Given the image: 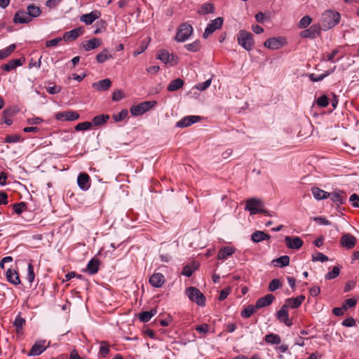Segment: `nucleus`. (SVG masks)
Wrapping results in <instances>:
<instances>
[{
	"mask_svg": "<svg viewBox=\"0 0 359 359\" xmlns=\"http://www.w3.org/2000/svg\"><path fill=\"white\" fill-rule=\"evenodd\" d=\"M215 11V6L212 4L208 3L203 4L198 11V14L205 15L208 13H213Z\"/></svg>",
	"mask_w": 359,
	"mask_h": 359,
	"instance_id": "nucleus-38",
	"label": "nucleus"
},
{
	"mask_svg": "<svg viewBox=\"0 0 359 359\" xmlns=\"http://www.w3.org/2000/svg\"><path fill=\"white\" fill-rule=\"evenodd\" d=\"M55 118L61 121H73L79 118V114L74 111H65L55 114Z\"/></svg>",
	"mask_w": 359,
	"mask_h": 359,
	"instance_id": "nucleus-11",
	"label": "nucleus"
},
{
	"mask_svg": "<svg viewBox=\"0 0 359 359\" xmlns=\"http://www.w3.org/2000/svg\"><path fill=\"white\" fill-rule=\"evenodd\" d=\"M282 283L279 279L275 278L273 279L269 285V290L271 292H274L278 288L281 287Z\"/></svg>",
	"mask_w": 359,
	"mask_h": 359,
	"instance_id": "nucleus-48",
	"label": "nucleus"
},
{
	"mask_svg": "<svg viewBox=\"0 0 359 359\" xmlns=\"http://www.w3.org/2000/svg\"><path fill=\"white\" fill-rule=\"evenodd\" d=\"M46 90L48 91V93H50L51 95H55V94L59 93L60 92L61 87L57 86L47 87Z\"/></svg>",
	"mask_w": 359,
	"mask_h": 359,
	"instance_id": "nucleus-64",
	"label": "nucleus"
},
{
	"mask_svg": "<svg viewBox=\"0 0 359 359\" xmlns=\"http://www.w3.org/2000/svg\"><path fill=\"white\" fill-rule=\"evenodd\" d=\"M321 27L318 24H314L309 28L300 32V36L303 39H316L321 34Z\"/></svg>",
	"mask_w": 359,
	"mask_h": 359,
	"instance_id": "nucleus-8",
	"label": "nucleus"
},
{
	"mask_svg": "<svg viewBox=\"0 0 359 359\" xmlns=\"http://www.w3.org/2000/svg\"><path fill=\"white\" fill-rule=\"evenodd\" d=\"M235 251L236 250L233 247L224 246L219 250L217 257L218 259H226L229 256L232 255Z\"/></svg>",
	"mask_w": 359,
	"mask_h": 359,
	"instance_id": "nucleus-29",
	"label": "nucleus"
},
{
	"mask_svg": "<svg viewBox=\"0 0 359 359\" xmlns=\"http://www.w3.org/2000/svg\"><path fill=\"white\" fill-rule=\"evenodd\" d=\"M149 282L153 287H161L165 283V278L162 273H155L149 278Z\"/></svg>",
	"mask_w": 359,
	"mask_h": 359,
	"instance_id": "nucleus-25",
	"label": "nucleus"
},
{
	"mask_svg": "<svg viewBox=\"0 0 359 359\" xmlns=\"http://www.w3.org/2000/svg\"><path fill=\"white\" fill-rule=\"evenodd\" d=\"M31 21V17L25 11H18L15 14L13 22L15 23H27Z\"/></svg>",
	"mask_w": 359,
	"mask_h": 359,
	"instance_id": "nucleus-26",
	"label": "nucleus"
},
{
	"mask_svg": "<svg viewBox=\"0 0 359 359\" xmlns=\"http://www.w3.org/2000/svg\"><path fill=\"white\" fill-rule=\"evenodd\" d=\"M111 86V81L109 79H104L97 82L92 83V87L99 91L108 90Z\"/></svg>",
	"mask_w": 359,
	"mask_h": 359,
	"instance_id": "nucleus-27",
	"label": "nucleus"
},
{
	"mask_svg": "<svg viewBox=\"0 0 359 359\" xmlns=\"http://www.w3.org/2000/svg\"><path fill=\"white\" fill-rule=\"evenodd\" d=\"M245 209L249 211L250 215L267 213V211L264 209L263 201L257 198H252L247 200Z\"/></svg>",
	"mask_w": 359,
	"mask_h": 359,
	"instance_id": "nucleus-4",
	"label": "nucleus"
},
{
	"mask_svg": "<svg viewBox=\"0 0 359 359\" xmlns=\"http://www.w3.org/2000/svg\"><path fill=\"white\" fill-rule=\"evenodd\" d=\"M312 260L313 262L319 261L321 262H324L328 260V257L321 252H318L316 256L313 255Z\"/></svg>",
	"mask_w": 359,
	"mask_h": 359,
	"instance_id": "nucleus-59",
	"label": "nucleus"
},
{
	"mask_svg": "<svg viewBox=\"0 0 359 359\" xmlns=\"http://www.w3.org/2000/svg\"><path fill=\"white\" fill-rule=\"evenodd\" d=\"M109 118V116L106 114H101L95 116L90 123H92V126H100L102 124L106 123Z\"/></svg>",
	"mask_w": 359,
	"mask_h": 359,
	"instance_id": "nucleus-36",
	"label": "nucleus"
},
{
	"mask_svg": "<svg viewBox=\"0 0 359 359\" xmlns=\"http://www.w3.org/2000/svg\"><path fill=\"white\" fill-rule=\"evenodd\" d=\"M316 104L320 107H326L329 104L327 97L325 95H321L317 99Z\"/></svg>",
	"mask_w": 359,
	"mask_h": 359,
	"instance_id": "nucleus-54",
	"label": "nucleus"
},
{
	"mask_svg": "<svg viewBox=\"0 0 359 359\" xmlns=\"http://www.w3.org/2000/svg\"><path fill=\"white\" fill-rule=\"evenodd\" d=\"M196 330L205 334L208 332L209 326L207 324L199 325L196 327Z\"/></svg>",
	"mask_w": 359,
	"mask_h": 359,
	"instance_id": "nucleus-62",
	"label": "nucleus"
},
{
	"mask_svg": "<svg viewBox=\"0 0 359 359\" xmlns=\"http://www.w3.org/2000/svg\"><path fill=\"white\" fill-rule=\"evenodd\" d=\"M251 239L255 243H259L262 241H267L270 239V236L264 231H257L251 235Z\"/></svg>",
	"mask_w": 359,
	"mask_h": 359,
	"instance_id": "nucleus-32",
	"label": "nucleus"
},
{
	"mask_svg": "<svg viewBox=\"0 0 359 359\" xmlns=\"http://www.w3.org/2000/svg\"><path fill=\"white\" fill-rule=\"evenodd\" d=\"M238 44L246 50H251L254 46L253 35L245 30H241L237 34Z\"/></svg>",
	"mask_w": 359,
	"mask_h": 359,
	"instance_id": "nucleus-3",
	"label": "nucleus"
},
{
	"mask_svg": "<svg viewBox=\"0 0 359 359\" xmlns=\"http://www.w3.org/2000/svg\"><path fill=\"white\" fill-rule=\"evenodd\" d=\"M312 22V18L309 15L304 16L299 22L298 27L300 29L306 28Z\"/></svg>",
	"mask_w": 359,
	"mask_h": 359,
	"instance_id": "nucleus-46",
	"label": "nucleus"
},
{
	"mask_svg": "<svg viewBox=\"0 0 359 359\" xmlns=\"http://www.w3.org/2000/svg\"><path fill=\"white\" fill-rule=\"evenodd\" d=\"M184 48L191 52H196L201 48V44L199 41H195L191 43H187L184 45Z\"/></svg>",
	"mask_w": 359,
	"mask_h": 359,
	"instance_id": "nucleus-47",
	"label": "nucleus"
},
{
	"mask_svg": "<svg viewBox=\"0 0 359 359\" xmlns=\"http://www.w3.org/2000/svg\"><path fill=\"white\" fill-rule=\"evenodd\" d=\"M223 18L218 17L212 20L207 26L203 34V38L207 39L217 29H219L223 25Z\"/></svg>",
	"mask_w": 359,
	"mask_h": 359,
	"instance_id": "nucleus-9",
	"label": "nucleus"
},
{
	"mask_svg": "<svg viewBox=\"0 0 359 359\" xmlns=\"http://www.w3.org/2000/svg\"><path fill=\"white\" fill-rule=\"evenodd\" d=\"M305 299V297L304 295H299L297 297L289 298L285 300V304L284 306H286V308L291 309H297L300 306L303 301Z\"/></svg>",
	"mask_w": 359,
	"mask_h": 359,
	"instance_id": "nucleus-24",
	"label": "nucleus"
},
{
	"mask_svg": "<svg viewBox=\"0 0 359 359\" xmlns=\"http://www.w3.org/2000/svg\"><path fill=\"white\" fill-rule=\"evenodd\" d=\"M100 262L98 259L93 258L87 264V271L91 275L95 274L99 270Z\"/></svg>",
	"mask_w": 359,
	"mask_h": 359,
	"instance_id": "nucleus-31",
	"label": "nucleus"
},
{
	"mask_svg": "<svg viewBox=\"0 0 359 359\" xmlns=\"http://www.w3.org/2000/svg\"><path fill=\"white\" fill-rule=\"evenodd\" d=\"M157 313L156 309H154L149 311H143L139 314V319L143 323H147Z\"/></svg>",
	"mask_w": 359,
	"mask_h": 359,
	"instance_id": "nucleus-34",
	"label": "nucleus"
},
{
	"mask_svg": "<svg viewBox=\"0 0 359 359\" xmlns=\"http://www.w3.org/2000/svg\"><path fill=\"white\" fill-rule=\"evenodd\" d=\"M330 72H325V74L320 75H316L315 74H310L309 79L313 82H317L322 81L324 78L329 76Z\"/></svg>",
	"mask_w": 359,
	"mask_h": 359,
	"instance_id": "nucleus-55",
	"label": "nucleus"
},
{
	"mask_svg": "<svg viewBox=\"0 0 359 359\" xmlns=\"http://www.w3.org/2000/svg\"><path fill=\"white\" fill-rule=\"evenodd\" d=\"M25 62V57L11 60L8 63L1 65V69L6 72H10L18 67L22 66Z\"/></svg>",
	"mask_w": 359,
	"mask_h": 359,
	"instance_id": "nucleus-19",
	"label": "nucleus"
},
{
	"mask_svg": "<svg viewBox=\"0 0 359 359\" xmlns=\"http://www.w3.org/2000/svg\"><path fill=\"white\" fill-rule=\"evenodd\" d=\"M184 85V81L180 78L176 79L173 81H172L170 84L168 86V91H175L180 88H182Z\"/></svg>",
	"mask_w": 359,
	"mask_h": 359,
	"instance_id": "nucleus-37",
	"label": "nucleus"
},
{
	"mask_svg": "<svg viewBox=\"0 0 359 359\" xmlns=\"http://www.w3.org/2000/svg\"><path fill=\"white\" fill-rule=\"evenodd\" d=\"M83 33V29L81 27H76L73 29L69 32H67L64 34L62 37V40L65 41H73L76 39L79 36H80Z\"/></svg>",
	"mask_w": 359,
	"mask_h": 359,
	"instance_id": "nucleus-28",
	"label": "nucleus"
},
{
	"mask_svg": "<svg viewBox=\"0 0 359 359\" xmlns=\"http://www.w3.org/2000/svg\"><path fill=\"white\" fill-rule=\"evenodd\" d=\"M102 44V39L93 38L82 43V47L86 51H90L100 47Z\"/></svg>",
	"mask_w": 359,
	"mask_h": 359,
	"instance_id": "nucleus-22",
	"label": "nucleus"
},
{
	"mask_svg": "<svg viewBox=\"0 0 359 359\" xmlns=\"http://www.w3.org/2000/svg\"><path fill=\"white\" fill-rule=\"evenodd\" d=\"M201 120L199 116H187L177 122L176 126L179 128H185L191 126L193 123H197Z\"/></svg>",
	"mask_w": 359,
	"mask_h": 359,
	"instance_id": "nucleus-14",
	"label": "nucleus"
},
{
	"mask_svg": "<svg viewBox=\"0 0 359 359\" xmlns=\"http://www.w3.org/2000/svg\"><path fill=\"white\" fill-rule=\"evenodd\" d=\"M276 317L279 321L284 323L287 326L290 327L292 325V321L289 318V313L286 306H282L276 313Z\"/></svg>",
	"mask_w": 359,
	"mask_h": 359,
	"instance_id": "nucleus-15",
	"label": "nucleus"
},
{
	"mask_svg": "<svg viewBox=\"0 0 359 359\" xmlns=\"http://www.w3.org/2000/svg\"><path fill=\"white\" fill-rule=\"evenodd\" d=\"M123 97V92L121 90H115L112 94V100L114 101H119Z\"/></svg>",
	"mask_w": 359,
	"mask_h": 359,
	"instance_id": "nucleus-63",
	"label": "nucleus"
},
{
	"mask_svg": "<svg viewBox=\"0 0 359 359\" xmlns=\"http://www.w3.org/2000/svg\"><path fill=\"white\" fill-rule=\"evenodd\" d=\"M311 192L313 197L316 200H323L328 198L330 195L329 192H327L316 187L311 188Z\"/></svg>",
	"mask_w": 359,
	"mask_h": 359,
	"instance_id": "nucleus-30",
	"label": "nucleus"
},
{
	"mask_svg": "<svg viewBox=\"0 0 359 359\" xmlns=\"http://www.w3.org/2000/svg\"><path fill=\"white\" fill-rule=\"evenodd\" d=\"M341 20L339 12L332 10H326L321 16V23L324 30H328L335 27Z\"/></svg>",
	"mask_w": 359,
	"mask_h": 359,
	"instance_id": "nucleus-1",
	"label": "nucleus"
},
{
	"mask_svg": "<svg viewBox=\"0 0 359 359\" xmlns=\"http://www.w3.org/2000/svg\"><path fill=\"white\" fill-rule=\"evenodd\" d=\"M101 13L98 11H93L90 13L82 15L80 20L87 25H91L95 20L100 18Z\"/></svg>",
	"mask_w": 359,
	"mask_h": 359,
	"instance_id": "nucleus-17",
	"label": "nucleus"
},
{
	"mask_svg": "<svg viewBox=\"0 0 359 359\" xmlns=\"http://www.w3.org/2000/svg\"><path fill=\"white\" fill-rule=\"evenodd\" d=\"M27 13L31 17V20L33 18H36L40 15L41 10L39 7L30 4L27 6Z\"/></svg>",
	"mask_w": 359,
	"mask_h": 359,
	"instance_id": "nucleus-39",
	"label": "nucleus"
},
{
	"mask_svg": "<svg viewBox=\"0 0 359 359\" xmlns=\"http://www.w3.org/2000/svg\"><path fill=\"white\" fill-rule=\"evenodd\" d=\"M340 273V269L339 266H335L332 268V271L326 273L325 278L326 280H331L337 278Z\"/></svg>",
	"mask_w": 359,
	"mask_h": 359,
	"instance_id": "nucleus-45",
	"label": "nucleus"
},
{
	"mask_svg": "<svg viewBox=\"0 0 359 359\" xmlns=\"http://www.w3.org/2000/svg\"><path fill=\"white\" fill-rule=\"evenodd\" d=\"M77 184L80 189L87 191L90 187V177L87 173H81L77 178Z\"/></svg>",
	"mask_w": 359,
	"mask_h": 359,
	"instance_id": "nucleus-18",
	"label": "nucleus"
},
{
	"mask_svg": "<svg viewBox=\"0 0 359 359\" xmlns=\"http://www.w3.org/2000/svg\"><path fill=\"white\" fill-rule=\"evenodd\" d=\"M273 262L276 263L278 266H286L290 264V257L287 255H283L273 260Z\"/></svg>",
	"mask_w": 359,
	"mask_h": 359,
	"instance_id": "nucleus-43",
	"label": "nucleus"
},
{
	"mask_svg": "<svg viewBox=\"0 0 359 359\" xmlns=\"http://www.w3.org/2000/svg\"><path fill=\"white\" fill-rule=\"evenodd\" d=\"M350 202L352 203V205L355 208L359 207V196L356 194H353L351 195L349 198Z\"/></svg>",
	"mask_w": 359,
	"mask_h": 359,
	"instance_id": "nucleus-60",
	"label": "nucleus"
},
{
	"mask_svg": "<svg viewBox=\"0 0 359 359\" xmlns=\"http://www.w3.org/2000/svg\"><path fill=\"white\" fill-rule=\"evenodd\" d=\"M211 79H208L204 82L199 83L196 86L197 90L203 91L206 90L211 84Z\"/></svg>",
	"mask_w": 359,
	"mask_h": 359,
	"instance_id": "nucleus-57",
	"label": "nucleus"
},
{
	"mask_svg": "<svg viewBox=\"0 0 359 359\" xmlns=\"http://www.w3.org/2000/svg\"><path fill=\"white\" fill-rule=\"evenodd\" d=\"M285 43L286 40L283 37H272L264 41V46L269 49L278 50L281 48Z\"/></svg>",
	"mask_w": 359,
	"mask_h": 359,
	"instance_id": "nucleus-7",
	"label": "nucleus"
},
{
	"mask_svg": "<svg viewBox=\"0 0 359 359\" xmlns=\"http://www.w3.org/2000/svg\"><path fill=\"white\" fill-rule=\"evenodd\" d=\"M194 271V269L191 266L187 265L183 268L182 274L187 277H190L193 274Z\"/></svg>",
	"mask_w": 359,
	"mask_h": 359,
	"instance_id": "nucleus-61",
	"label": "nucleus"
},
{
	"mask_svg": "<svg viewBox=\"0 0 359 359\" xmlns=\"http://www.w3.org/2000/svg\"><path fill=\"white\" fill-rule=\"evenodd\" d=\"M185 293L189 300L196 303L199 306L205 305L206 298L203 293L195 287H189L186 289Z\"/></svg>",
	"mask_w": 359,
	"mask_h": 359,
	"instance_id": "nucleus-2",
	"label": "nucleus"
},
{
	"mask_svg": "<svg viewBox=\"0 0 359 359\" xmlns=\"http://www.w3.org/2000/svg\"><path fill=\"white\" fill-rule=\"evenodd\" d=\"M156 104L157 102L156 101L143 102L139 104L132 106L130 113L135 116L142 115L156 106Z\"/></svg>",
	"mask_w": 359,
	"mask_h": 359,
	"instance_id": "nucleus-6",
	"label": "nucleus"
},
{
	"mask_svg": "<svg viewBox=\"0 0 359 359\" xmlns=\"http://www.w3.org/2000/svg\"><path fill=\"white\" fill-rule=\"evenodd\" d=\"M128 114L127 109H123L119 113L113 115V119L116 121H121L125 119Z\"/></svg>",
	"mask_w": 359,
	"mask_h": 359,
	"instance_id": "nucleus-53",
	"label": "nucleus"
},
{
	"mask_svg": "<svg viewBox=\"0 0 359 359\" xmlns=\"http://www.w3.org/2000/svg\"><path fill=\"white\" fill-rule=\"evenodd\" d=\"M35 278L34 272V267L32 265V264H29L27 266V280L32 283Z\"/></svg>",
	"mask_w": 359,
	"mask_h": 359,
	"instance_id": "nucleus-56",
	"label": "nucleus"
},
{
	"mask_svg": "<svg viewBox=\"0 0 359 359\" xmlns=\"http://www.w3.org/2000/svg\"><path fill=\"white\" fill-rule=\"evenodd\" d=\"M255 310H257L255 308V305L253 306V305L250 304V305H248L247 307H245L241 311V315L244 318H248L253 314V313L255 311Z\"/></svg>",
	"mask_w": 359,
	"mask_h": 359,
	"instance_id": "nucleus-42",
	"label": "nucleus"
},
{
	"mask_svg": "<svg viewBox=\"0 0 359 359\" xmlns=\"http://www.w3.org/2000/svg\"><path fill=\"white\" fill-rule=\"evenodd\" d=\"M16 48L15 44H11L6 48L0 50V60H3L8 57Z\"/></svg>",
	"mask_w": 359,
	"mask_h": 359,
	"instance_id": "nucleus-40",
	"label": "nucleus"
},
{
	"mask_svg": "<svg viewBox=\"0 0 359 359\" xmlns=\"http://www.w3.org/2000/svg\"><path fill=\"white\" fill-rule=\"evenodd\" d=\"M157 59L171 66L175 65L177 63V57L174 55H170L166 50H159L158 52Z\"/></svg>",
	"mask_w": 359,
	"mask_h": 359,
	"instance_id": "nucleus-10",
	"label": "nucleus"
},
{
	"mask_svg": "<svg viewBox=\"0 0 359 359\" xmlns=\"http://www.w3.org/2000/svg\"><path fill=\"white\" fill-rule=\"evenodd\" d=\"M275 297L271 294H268L263 297L258 299L255 304V308L259 309L261 308L269 306L272 304Z\"/></svg>",
	"mask_w": 359,
	"mask_h": 359,
	"instance_id": "nucleus-20",
	"label": "nucleus"
},
{
	"mask_svg": "<svg viewBox=\"0 0 359 359\" xmlns=\"http://www.w3.org/2000/svg\"><path fill=\"white\" fill-rule=\"evenodd\" d=\"M285 242L287 247L290 249L298 250L299 249L302 245L303 241L299 237H292V236H286L285 238Z\"/></svg>",
	"mask_w": 359,
	"mask_h": 359,
	"instance_id": "nucleus-16",
	"label": "nucleus"
},
{
	"mask_svg": "<svg viewBox=\"0 0 359 359\" xmlns=\"http://www.w3.org/2000/svg\"><path fill=\"white\" fill-rule=\"evenodd\" d=\"M356 238L351 233L344 234L340 239V244L342 247L351 250L353 249L356 244Z\"/></svg>",
	"mask_w": 359,
	"mask_h": 359,
	"instance_id": "nucleus-13",
	"label": "nucleus"
},
{
	"mask_svg": "<svg viewBox=\"0 0 359 359\" xmlns=\"http://www.w3.org/2000/svg\"><path fill=\"white\" fill-rule=\"evenodd\" d=\"M192 33V26L187 22L182 23L177 29L175 39L178 42H184L189 38Z\"/></svg>",
	"mask_w": 359,
	"mask_h": 359,
	"instance_id": "nucleus-5",
	"label": "nucleus"
},
{
	"mask_svg": "<svg viewBox=\"0 0 359 359\" xmlns=\"http://www.w3.org/2000/svg\"><path fill=\"white\" fill-rule=\"evenodd\" d=\"M25 324V320L20 315H18L13 323V325L16 327L17 332H19V330L22 328Z\"/></svg>",
	"mask_w": 359,
	"mask_h": 359,
	"instance_id": "nucleus-50",
	"label": "nucleus"
},
{
	"mask_svg": "<svg viewBox=\"0 0 359 359\" xmlns=\"http://www.w3.org/2000/svg\"><path fill=\"white\" fill-rule=\"evenodd\" d=\"M22 139L20 135H9L5 138L4 142L7 143H16L22 141Z\"/></svg>",
	"mask_w": 359,
	"mask_h": 359,
	"instance_id": "nucleus-51",
	"label": "nucleus"
},
{
	"mask_svg": "<svg viewBox=\"0 0 359 359\" xmlns=\"http://www.w3.org/2000/svg\"><path fill=\"white\" fill-rule=\"evenodd\" d=\"M46 341H39L36 342L32 347L29 355H41L47 348L45 345Z\"/></svg>",
	"mask_w": 359,
	"mask_h": 359,
	"instance_id": "nucleus-21",
	"label": "nucleus"
},
{
	"mask_svg": "<svg viewBox=\"0 0 359 359\" xmlns=\"http://www.w3.org/2000/svg\"><path fill=\"white\" fill-rule=\"evenodd\" d=\"M99 354L103 358H106L110 351V345L106 341H100Z\"/></svg>",
	"mask_w": 359,
	"mask_h": 359,
	"instance_id": "nucleus-33",
	"label": "nucleus"
},
{
	"mask_svg": "<svg viewBox=\"0 0 359 359\" xmlns=\"http://www.w3.org/2000/svg\"><path fill=\"white\" fill-rule=\"evenodd\" d=\"M265 341L271 344H279L281 342V339L278 334H269L265 336Z\"/></svg>",
	"mask_w": 359,
	"mask_h": 359,
	"instance_id": "nucleus-41",
	"label": "nucleus"
},
{
	"mask_svg": "<svg viewBox=\"0 0 359 359\" xmlns=\"http://www.w3.org/2000/svg\"><path fill=\"white\" fill-rule=\"evenodd\" d=\"M330 194L332 201L338 206L344 204L346 201V195L344 191L337 189Z\"/></svg>",
	"mask_w": 359,
	"mask_h": 359,
	"instance_id": "nucleus-12",
	"label": "nucleus"
},
{
	"mask_svg": "<svg viewBox=\"0 0 359 359\" xmlns=\"http://www.w3.org/2000/svg\"><path fill=\"white\" fill-rule=\"evenodd\" d=\"M113 58V55L109 53L108 49L105 48L102 52L98 53L96 57V60L99 63H103L107 60Z\"/></svg>",
	"mask_w": 359,
	"mask_h": 359,
	"instance_id": "nucleus-35",
	"label": "nucleus"
},
{
	"mask_svg": "<svg viewBox=\"0 0 359 359\" xmlns=\"http://www.w3.org/2000/svg\"><path fill=\"white\" fill-rule=\"evenodd\" d=\"M91 128H92V123H90L89 121H84V122L78 123L75 126V130L77 131L87 130L90 129Z\"/></svg>",
	"mask_w": 359,
	"mask_h": 359,
	"instance_id": "nucleus-49",
	"label": "nucleus"
},
{
	"mask_svg": "<svg viewBox=\"0 0 359 359\" xmlns=\"http://www.w3.org/2000/svg\"><path fill=\"white\" fill-rule=\"evenodd\" d=\"M358 300V297H353L348 299H346L342 306H344V309L347 311L348 309L355 307L357 302Z\"/></svg>",
	"mask_w": 359,
	"mask_h": 359,
	"instance_id": "nucleus-44",
	"label": "nucleus"
},
{
	"mask_svg": "<svg viewBox=\"0 0 359 359\" xmlns=\"http://www.w3.org/2000/svg\"><path fill=\"white\" fill-rule=\"evenodd\" d=\"M26 204L24 202L14 203L13 205V209L14 212L20 215L26 209Z\"/></svg>",
	"mask_w": 359,
	"mask_h": 359,
	"instance_id": "nucleus-52",
	"label": "nucleus"
},
{
	"mask_svg": "<svg viewBox=\"0 0 359 359\" xmlns=\"http://www.w3.org/2000/svg\"><path fill=\"white\" fill-rule=\"evenodd\" d=\"M62 41V37H57L51 40H48L46 42V46L47 48H50L53 46H56L60 42Z\"/></svg>",
	"mask_w": 359,
	"mask_h": 359,
	"instance_id": "nucleus-58",
	"label": "nucleus"
},
{
	"mask_svg": "<svg viewBox=\"0 0 359 359\" xmlns=\"http://www.w3.org/2000/svg\"><path fill=\"white\" fill-rule=\"evenodd\" d=\"M7 280L14 285L20 284V279L18 271L15 269H8L6 272Z\"/></svg>",
	"mask_w": 359,
	"mask_h": 359,
	"instance_id": "nucleus-23",
	"label": "nucleus"
}]
</instances>
